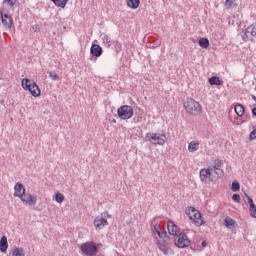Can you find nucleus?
<instances>
[{
  "label": "nucleus",
  "instance_id": "nucleus-14",
  "mask_svg": "<svg viewBox=\"0 0 256 256\" xmlns=\"http://www.w3.org/2000/svg\"><path fill=\"white\" fill-rule=\"evenodd\" d=\"M90 55H92V57H101V55H103V48L99 46V44H92Z\"/></svg>",
  "mask_w": 256,
  "mask_h": 256
},
{
  "label": "nucleus",
  "instance_id": "nucleus-45",
  "mask_svg": "<svg viewBox=\"0 0 256 256\" xmlns=\"http://www.w3.org/2000/svg\"><path fill=\"white\" fill-rule=\"evenodd\" d=\"M252 115L256 117V107L252 108Z\"/></svg>",
  "mask_w": 256,
  "mask_h": 256
},
{
  "label": "nucleus",
  "instance_id": "nucleus-4",
  "mask_svg": "<svg viewBox=\"0 0 256 256\" xmlns=\"http://www.w3.org/2000/svg\"><path fill=\"white\" fill-rule=\"evenodd\" d=\"M184 108L190 115H197L198 113H201V105L193 98H188L184 102Z\"/></svg>",
  "mask_w": 256,
  "mask_h": 256
},
{
  "label": "nucleus",
  "instance_id": "nucleus-41",
  "mask_svg": "<svg viewBox=\"0 0 256 256\" xmlns=\"http://www.w3.org/2000/svg\"><path fill=\"white\" fill-rule=\"evenodd\" d=\"M169 239H170V237H169V235H164V237L162 238V241H163V243H167L168 241H169Z\"/></svg>",
  "mask_w": 256,
  "mask_h": 256
},
{
  "label": "nucleus",
  "instance_id": "nucleus-19",
  "mask_svg": "<svg viewBox=\"0 0 256 256\" xmlns=\"http://www.w3.org/2000/svg\"><path fill=\"white\" fill-rule=\"evenodd\" d=\"M234 111L237 117H243L245 115V107L242 104H237L234 107Z\"/></svg>",
  "mask_w": 256,
  "mask_h": 256
},
{
  "label": "nucleus",
  "instance_id": "nucleus-48",
  "mask_svg": "<svg viewBox=\"0 0 256 256\" xmlns=\"http://www.w3.org/2000/svg\"><path fill=\"white\" fill-rule=\"evenodd\" d=\"M252 99H253V101H255V103H256V96H255V95H252Z\"/></svg>",
  "mask_w": 256,
  "mask_h": 256
},
{
  "label": "nucleus",
  "instance_id": "nucleus-29",
  "mask_svg": "<svg viewBox=\"0 0 256 256\" xmlns=\"http://www.w3.org/2000/svg\"><path fill=\"white\" fill-rule=\"evenodd\" d=\"M101 39L103 43H105V45H108V47H111V41L109 40V36H107L106 34H102Z\"/></svg>",
  "mask_w": 256,
  "mask_h": 256
},
{
  "label": "nucleus",
  "instance_id": "nucleus-37",
  "mask_svg": "<svg viewBox=\"0 0 256 256\" xmlns=\"http://www.w3.org/2000/svg\"><path fill=\"white\" fill-rule=\"evenodd\" d=\"M4 3H7L9 7H13L17 3V0H4Z\"/></svg>",
  "mask_w": 256,
  "mask_h": 256
},
{
  "label": "nucleus",
  "instance_id": "nucleus-18",
  "mask_svg": "<svg viewBox=\"0 0 256 256\" xmlns=\"http://www.w3.org/2000/svg\"><path fill=\"white\" fill-rule=\"evenodd\" d=\"M248 205L250 207L251 217H253V219H256V205L255 202H253V198L248 197Z\"/></svg>",
  "mask_w": 256,
  "mask_h": 256
},
{
  "label": "nucleus",
  "instance_id": "nucleus-5",
  "mask_svg": "<svg viewBox=\"0 0 256 256\" xmlns=\"http://www.w3.org/2000/svg\"><path fill=\"white\" fill-rule=\"evenodd\" d=\"M146 139L152 145H165L167 143V136L160 133H147Z\"/></svg>",
  "mask_w": 256,
  "mask_h": 256
},
{
  "label": "nucleus",
  "instance_id": "nucleus-2",
  "mask_svg": "<svg viewBox=\"0 0 256 256\" xmlns=\"http://www.w3.org/2000/svg\"><path fill=\"white\" fill-rule=\"evenodd\" d=\"M80 251H82L83 255L86 256H96L97 253H99V244L93 241L82 243L80 246Z\"/></svg>",
  "mask_w": 256,
  "mask_h": 256
},
{
  "label": "nucleus",
  "instance_id": "nucleus-21",
  "mask_svg": "<svg viewBox=\"0 0 256 256\" xmlns=\"http://www.w3.org/2000/svg\"><path fill=\"white\" fill-rule=\"evenodd\" d=\"M188 151L190 153H195V151H199V142L197 141H191L189 144H188Z\"/></svg>",
  "mask_w": 256,
  "mask_h": 256
},
{
  "label": "nucleus",
  "instance_id": "nucleus-30",
  "mask_svg": "<svg viewBox=\"0 0 256 256\" xmlns=\"http://www.w3.org/2000/svg\"><path fill=\"white\" fill-rule=\"evenodd\" d=\"M235 4V0H225L224 6L226 9H232L233 5Z\"/></svg>",
  "mask_w": 256,
  "mask_h": 256
},
{
  "label": "nucleus",
  "instance_id": "nucleus-35",
  "mask_svg": "<svg viewBox=\"0 0 256 256\" xmlns=\"http://www.w3.org/2000/svg\"><path fill=\"white\" fill-rule=\"evenodd\" d=\"M232 200L235 202V203H241V195L235 193L232 195Z\"/></svg>",
  "mask_w": 256,
  "mask_h": 256
},
{
  "label": "nucleus",
  "instance_id": "nucleus-9",
  "mask_svg": "<svg viewBox=\"0 0 256 256\" xmlns=\"http://www.w3.org/2000/svg\"><path fill=\"white\" fill-rule=\"evenodd\" d=\"M0 16L3 27L5 29H11V27H13V17L5 13L4 11H0Z\"/></svg>",
  "mask_w": 256,
  "mask_h": 256
},
{
  "label": "nucleus",
  "instance_id": "nucleus-28",
  "mask_svg": "<svg viewBox=\"0 0 256 256\" xmlns=\"http://www.w3.org/2000/svg\"><path fill=\"white\" fill-rule=\"evenodd\" d=\"M239 189H241V184H239V181L234 180L232 182L231 191H233L234 193H237V191H239Z\"/></svg>",
  "mask_w": 256,
  "mask_h": 256
},
{
  "label": "nucleus",
  "instance_id": "nucleus-22",
  "mask_svg": "<svg viewBox=\"0 0 256 256\" xmlns=\"http://www.w3.org/2000/svg\"><path fill=\"white\" fill-rule=\"evenodd\" d=\"M127 5L130 9H139V5H141V0H127Z\"/></svg>",
  "mask_w": 256,
  "mask_h": 256
},
{
  "label": "nucleus",
  "instance_id": "nucleus-17",
  "mask_svg": "<svg viewBox=\"0 0 256 256\" xmlns=\"http://www.w3.org/2000/svg\"><path fill=\"white\" fill-rule=\"evenodd\" d=\"M156 245L158 247V249L164 253V255H169V253H173V250L169 247H167V245L162 244L161 242L157 241Z\"/></svg>",
  "mask_w": 256,
  "mask_h": 256
},
{
  "label": "nucleus",
  "instance_id": "nucleus-13",
  "mask_svg": "<svg viewBox=\"0 0 256 256\" xmlns=\"http://www.w3.org/2000/svg\"><path fill=\"white\" fill-rule=\"evenodd\" d=\"M25 193V186H23V183L18 182L14 186V197L23 198V195Z\"/></svg>",
  "mask_w": 256,
  "mask_h": 256
},
{
  "label": "nucleus",
  "instance_id": "nucleus-16",
  "mask_svg": "<svg viewBox=\"0 0 256 256\" xmlns=\"http://www.w3.org/2000/svg\"><path fill=\"white\" fill-rule=\"evenodd\" d=\"M9 249V242L7 241V236H2L0 238V253H7Z\"/></svg>",
  "mask_w": 256,
  "mask_h": 256
},
{
  "label": "nucleus",
  "instance_id": "nucleus-31",
  "mask_svg": "<svg viewBox=\"0 0 256 256\" xmlns=\"http://www.w3.org/2000/svg\"><path fill=\"white\" fill-rule=\"evenodd\" d=\"M161 46V40L157 39V40H154L152 43H150V47L152 49H155L157 47H160Z\"/></svg>",
  "mask_w": 256,
  "mask_h": 256
},
{
  "label": "nucleus",
  "instance_id": "nucleus-12",
  "mask_svg": "<svg viewBox=\"0 0 256 256\" xmlns=\"http://www.w3.org/2000/svg\"><path fill=\"white\" fill-rule=\"evenodd\" d=\"M107 225H109V222H107V218H103V216H97L94 219L96 229H103V227H107Z\"/></svg>",
  "mask_w": 256,
  "mask_h": 256
},
{
  "label": "nucleus",
  "instance_id": "nucleus-42",
  "mask_svg": "<svg viewBox=\"0 0 256 256\" xmlns=\"http://www.w3.org/2000/svg\"><path fill=\"white\" fill-rule=\"evenodd\" d=\"M167 234V232H160V234H158L159 239H162L165 237V235Z\"/></svg>",
  "mask_w": 256,
  "mask_h": 256
},
{
  "label": "nucleus",
  "instance_id": "nucleus-11",
  "mask_svg": "<svg viewBox=\"0 0 256 256\" xmlns=\"http://www.w3.org/2000/svg\"><path fill=\"white\" fill-rule=\"evenodd\" d=\"M249 39V41H253V39H256V28L255 25H250L246 30L244 34V39Z\"/></svg>",
  "mask_w": 256,
  "mask_h": 256
},
{
  "label": "nucleus",
  "instance_id": "nucleus-39",
  "mask_svg": "<svg viewBox=\"0 0 256 256\" xmlns=\"http://www.w3.org/2000/svg\"><path fill=\"white\" fill-rule=\"evenodd\" d=\"M100 217H102V218H104V219H111V214H109V212L106 211V212L102 213V214L100 215Z\"/></svg>",
  "mask_w": 256,
  "mask_h": 256
},
{
  "label": "nucleus",
  "instance_id": "nucleus-8",
  "mask_svg": "<svg viewBox=\"0 0 256 256\" xmlns=\"http://www.w3.org/2000/svg\"><path fill=\"white\" fill-rule=\"evenodd\" d=\"M213 169H201L200 170V179L202 183H205L206 185H209L211 181H213V173L211 172Z\"/></svg>",
  "mask_w": 256,
  "mask_h": 256
},
{
  "label": "nucleus",
  "instance_id": "nucleus-23",
  "mask_svg": "<svg viewBox=\"0 0 256 256\" xmlns=\"http://www.w3.org/2000/svg\"><path fill=\"white\" fill-rule=\"evenodd\" d=\"M199 47L201 49H209V39L208 38H200L198 41Z\"/></svg>",
  "mask_w": 256,
  "mask_h": 256
},
{
  "label": "nucleus",
  "instance_id": "nucleus-38",
  "mask_svg": "<svg viewBox=\"0 0 256 256\" xmlns=\"http://www.w3.org/2000/svg\"><path fill=\"white\" fill-rule=\"evenodd\" d=\"M190 249H192V251H202L201 247L195 244H191Z\"/></svg>",
  "mask_w": 256,
  "mask_h": 256
},
{
  "label": "nucleus",
  "instance_id": "nucleus-25",
  "mask_svg": "<svg viewBox=\"0 0 256 256\" xmlns=\"http://www.w3.org/2000/svg\"><path fill=\"white\" fill-rule=\"evenodd\" d=\"M224 225H225V227H227V229H231V227H233L235 225V220H233L230 217H226L224 219Z\"/></svg>",
  "mask_w": 256,
  "mask_h": 256
},
{
  "label": "nucleus",
  "instance_id": "nucleus-33",
  "mask_svg": "<svg viewBox=\"0 0 256 256\" xmlns=\"http://www.w3.org/2000/svg\"><path fill=\"white\" fill-rule=\"evenodd\" d=\"M49 77L52 79V81H58L59 80V75L55 72H49Z\"/></svg>",
  "mask_w": 256,
  "mask_h": 256
},
{
  "label": "nucleus",
  "instance_id": "nucleus-34",
  "mask_svg": "<svg viewBox=\"0 0 256 256\" xmlns=\"http://www.w3.org/2000/svg\"><path fill=\"white\" fill-rule=\"evenodd\" d=\"M221 165H223V163L221 162V160H215L214 161V166H213V169L214 171H216L217 169H221Z\"/></svg>",
  "mask_w": 256,
  "mask_h": 256
},
{
  "label": "nucleus",
  "instance_id": "nucleus-50",
  "mask_svg": "<svg viewBox=\"0 0 256 256\" xmlns=\"http://www.w3.org/2000/svg\"><path fill=\"white\" fill-rule=\"evenodd\" d=\"M244 117H245L246 119H249V115H245Z\"/></svg>",
  "mask_w": 256,
  "mask_h": 256
},
{
  "label": "nucleus",
  "instance_id": "nucleus-20",
  "mask_svg": "<svg viewBox=\"0 0 256 256\" xmlns=\"http://www.w3.org/2000/svg\"><path fill=\"white\" fill-rule=\"evenodd\" d=\"M208 83L209 85L219 86V85H223V80L219 79L218 76H212L208 79Z\"/></svg>",
  "mask_w": 256,
  "mask_h": 256
},
{
  "label": "nucleus",
  "instance_id": "nucleus-7",
  "mask_svg": "<svg viewBox=\"0 0 256 256\" xmlns=\"http://www.w3.org/2000/svg\"><path fill=\"white\" fill-rule=\"evenodd\" d=\"M175 245L179 249H185V247H189V245H191V240H189L187 234L183 232L178 235V240L175 242Z\"/></svg>",
  "mask_w": 256,
  "mask_h": 256
},
{
  "label": "nucleus",
  "instance_id": "nucleus-40",
  "mask_svg": "<svg viewBox=\"0 0 256 256\" xmlns=\"http://www.w3.org/2000/svg\"><path fill=\"white\" fill-rule=\"evenodd\" d=\"M250 139H256V128L254 127L253 130L250 133Z\"/></svg>",
  "mask_w": 256,
  "mask_h": 256
},
{
  "label": "nucleus",
  "instance_id": "nucleus-10",
  "mask_svg": "<svg viewBox=\"0 0 256 256\" xmlns=\"http://www.w3.org/2000/svg\"><path fill=\"white\" fill-rule=\"evenodd\" d=\"M23 203H26L27 205H37V197L31 195V194H26L25 192L22 195V198H20Z\"/></svg>",
  "mask_w": 256,
  "mask_h": 256
},
{
  "label": "nucleus",
  "instance_id": "nucleus-1",
  "mask_svg": "<svg viewBox=\"0 0 256 256\" xmlns=\"http://www.w3.org/2000/svg\"><path fill=\"white\" fill-rule=\"evenodd\" d=\"M22 87L24 91H29L32 97H39L41 95L39 85L29 78L22 79Z\"/></svg>",
  "mask_w": 256,
  "mask_h": 256
},
{
  "label": "nucleus",
  "instance_id": "nucleus-44",
  "mask_svg": "<svg viewBox=\"0 0 256 256\" xmlns=\"http://www.w3.org/2000/svg\"><path fill=\"white\" fill-rule=\"evenodd\" d=\"M33 29H35V33H37L38 31H41V29L39 28V25L33 26Z\"/></svg>",
  "mask_w": 256,
  "mask_h": 256
},
{
  "label": "nucleus",
  "instance_id": "nucleus-26",
  "mask_svg": "<svg viewBox=\"0 0 256 256\" xmlns=\"http://www.w3.org/2000/svg\"><path fill=\"white\" fill-rule=\"evenodd\" d=\"M12 256H25V250L15 247L12 251Z\"/></svg>",
  "mask_w": 256,
  "mask_h": 256
},
{
  "label": "nucleus",
  "instance_id": "nucleus-32",
  "mask_svg": "<svg viewBox=\"0 0 256 256\" xmlns=\"http://www.w3.org/2000/svg\"><path fill=\"white\" fill-rule=\"evenodd\" d=\"M158 223H159V222L157 221V218L152 221V225H153V227H154V231H155V233H156L157 235L160 234V232H161V230L157 227V224H158Z\"/></svg>",
  "mask_w": 256,
  "mask_h": 256
},
{
  "label": "nucleus",
  "instance_id": "nucleus-49",
  "mask_svg": "<svg viewBox=\"0 0 256 256\" xmlns=\"http://www.w3.org/2000/svg\"><path fill=\"white\" fill-rule=\"evenodd\" d=\"M116 47H121V43H117V44H116Z\"/></svg>",
  "mask_w": 256,
  "mask_h": 256
},
{
  "label": "nucleus",
  "instance_id": "nucleus-46",
  "mask_svg": "<svg viewBox=\"0 0 256 256\" xmlns=\"http://www.w3.org/2000/svg\"><path fill=\"white\" fill-rule=\"evenodd\" d=\"M244 197L247 198V201H249V197H251V196H249V194H247V192H244Z\"/></svg>",
  "mask_w": 256,
  "mask_h": 256
},
{
  "label": "nucleus",
  "instance_id": "nucleus-6",
  "mask_svg": "<svg viewBox=\"0 0 256 256\" xmlns=\"http://www.w3.org/2000/svg\"><path fill=\"white\" fill-rule=\"evenodd\" d=\"M117 115L119 119H123L124 121L127 119H131L135 112L133 111V107L130 105H122L117 109Z\"/></svg>",
  "mask_w": 256,
  "mask_h": 256
},
{
  "label": "nucleus",
  "instance_id": "nucleus-3",
  "mask_svg": "<svg viewBox=\"0 0 256 256\" xmlns=\"http://www.w3.org/2000/svg\"><path fill=\"white\" fill-rule=\"evenodd\" d=\"M186 213L189 216V219L194 221L196 227H201V225H205V220H203V215L199 210L195 209V207H188L186 209Z\"/></svg>",
  "mask_w": 256,
  "mask_h": 256
},
{
  "label": "nucleus",
  "instance_id": "nucleus-15",
  "mask_svg": "<svg viewBox=\"0 0 256 256\" xmlns=\"http://www.w3.org/2000/svg\"><path fill=\"white\" fill-rule=\"evenodd\" d=\"M167 229L169 235H173V237L179 233V227L171 220L167 222Z\"/></svg>",
  "mask_w": 256,
  "mask_h": 256
},
{
  "label": "nucleus",
  "instance_id": "nucleus-24",
  "mask_svg": "<svg viewBox=\"0 0 256 256\" xmlns=\"http://www.w3.org/2000/svg\"><path fill=\"white\" fill-rule=\"evenodd\" d=\"M56 7H61L62 9H65L67 3H69V0H50Z\"/></svg>",
  "mask_w": 256,
  "mask_h": 256
},
{
  "label": "nucleus",
  "instance_id": "nucleus-43",
  "mask_svg": "<svg viewBox=\"0 0 256 256\" xmlns=\"http://www.w3.org/2000/svg\"><path fill=\"white\" fill-rule=\"evenodd\" d=\"M134 123H139L141 121V117H134L133 118Z\"/></svg>",
  "mask_w": 256,
  "mask_h": 256
},
{
  "label": "nucleus",
  "instance_id": "nucleus-36",
  "mask_svg": "<svg viewBox=\"0 0 256 256\" xmlns=\"http://www.w3.org/2000/svg\"><path fill=\"white\" fill-rule=\"evenodd\" d=\"M214 173H215L216 177H223V175H224L223 169L214 170Z\"/></svg>",
  "mask_w": 256,
  "mask_h": 256
},
{
  "label": "nucleus",
  "instance_id": "nucleus-47",
  "mask_svg": "<svg viewBox=\"0 0 256 256\" xmlns=\"http://www.w3.org/2000/svg\"><path fill=\"white\" fill-rule=\"evenodd\" d=\"M201 246L202 247H207V241H202Z\"/></svg>",
  "mask_w": 256,
  "mask_h": 256
},
{
  "label": "nucleus",
  "instance_id": "nucleus-27",
  "mask_svg": "<svg viewBox=\"0 0 256 256\" xmlns=\"http://www.w3.org/2000/svg\"><path fill=\"white\" fill-rule=\"evenodd\" d=\"M54 199L56 203H63L65 201V196L61 192H57L54 195Z\"/></svg>",
  "mask_w": 256,
  "mask_h": 256
}]
</instances>
